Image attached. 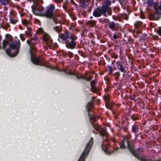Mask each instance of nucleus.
Listing matches in <instances>:
<instances>
[{"label":"nucleus","mask_w":161,"mask_h":161,"mask_svg":"<svg viewBox=\"0 0 161 161\" xmlns=\"http://www.w3.org/2000/svg\"><path fill=\"white\" fill-rule=\"evenodd\" d=\"M109 7L106 5H102L101 8H97L93 13V15L95 17H99L103 14L105 16L110 15L111 13L109 12Z\"/></svg>","instance_id":"obj_1"},{"label":"nucleus","mask_w":161,"mask_h":161,"mask_svg":"<svg viewBox=\"0 0 161 161\" xmlns=\"http://www.w3.org/2000/svg\"><path fill=\"white\" fill-rule=\"evenodd\" d=\"M20 46V41L19 40H16L13 41L9 44V47L10 49L6 50V53L9 56L11 57L15 56L18 53V51H17L15 53H12L11 52L12 49H16L17 50H18Z\"/></svg>","instance_id":"obj_2"},{"label":"nucleus","mask_w":161,"mask_h":161,"mask_svg":"<svg viewBox=\"0 0 161 161\" xmlns=\"http://www.w3.org/2000/svg\"><path fill=\"white\" fill-rule=\"evenodd\" d=\"M93 143V138L91 137L88 143L86 144L85 149L78 161H85V158L88 155L91 148Z\"/></svg>","instance_id":"obj_3"},{"label":"nucleus","mask_w":161,"mask_h":161,"mask_svg":"<svg viewBox=\"0 0 161 161\" xmlns=\"http://www.w3.org/2000/svg\"><path fill=\"white\" fill-rule=\"evenodd\" d=\"M33 4L31 6L32 12L36 15H40L42 14L43 10V7L39 5L37 1H33Z\"/></svg>","instance_id":"obj_4"},{"label":"nucleus","mask_w":161,"mask_h":161,"mask_svg":"<svg viewBox=\"0 0 161 161\" xmlns=\"http://www.w3.org/2000/svg\"><path fill=\"white\" fill-rule=\"evenodd\" d=\"M55 6L53 4H50L46 7V10L44 14V16L48 18H53V12L55 9Z\"/></svg>","instance_id":"obj_5"},{"label":"nucleus","mask_w":161,"mask_h":161,"mask_svg":"<svg viewBox=\"0 0 161 161\" xmlns=\"http://www.w3.org/2000/svg\"><path fill=\"white\" fill-rule=\"evenodd\" d=\"M77 37L76 36L73 34H72L69 37V39H71L70 41L68 40V45H66V47L68 48L71 49H74L76 44L75 41L77 39Z\"/></svg>","instance_id":"obj_6"},{"label":"nucleus","mask_w":161,"mask_h":161,"mask_svg":"<svg viewBox=\"0 0 161 161\" xmlns=\"http://www.w3.org/2000/svg\"><path fill=\"white\" fill-rule=\"evenodd\" d=\"M37 39V36L36 35H35L33 38L27 41V43L29 45L30 47V53L32 54V52L34 51L35 52L36 51V48L34 46L36 42Z\"/></svg>","instance_id":"obj_7"},{"label":"nucleus","mask_w":161,"mask_h":161,"mask_svg":"<svg viewBox=\"0 0 161 161\" xmlns=\"http://www.w3.org/2000/svg\"><path fill=\"white\" fill-rule=\"evenodd\" d=\"M33 52H32L31 55V60L32 62L36 65H41V63L43 62L44 58L41 57H35L33 56Z\"/></svg>","instance_id":"obj_8"},{"label":"nucleus","mask_w":161,"mask_h":161,"mask_svg":"<svg viewBox=\"0 0 161 161\" xmlns=\"http://www.w3.org/2000/svg\"><path fill=\"white\" fill-rule=\"evenodd\" d=\"M43 39L49 47L52 46L53 41L49 35L46 33H43L42 35Z\"/></svg>","instance_id":"obj_9"},{"label":"nucleus","mask_w":161,"mask_h":161,"mask_svg":"<svg viewBox=\"0 0 161 161\" xmlns=\"http://www.w3.org/2000/svg\"><path fill=\"white\" fill-rule=\"evenodd\" d=\"M69 37L68 33L67 31L63 33L59 34L58 40H61L63 41H66Z\"/></svg>","instance_id":"obj_10"},{"label":"nucleus","mask_w":161,"mask_h":161,"mask_svg":"<svg viewBox=\"0 0 161 161\" xmlns=\"http://www.w3.org/2000/svg\"><path fill=\"white\" fill-rule=\"evenodd\" d=\"M105 101V106L107 108L111 109L112 108L113 105L109 103V96L108 95H105L103 97Z\"/></svg>","instance_id":"obj_11"},{"label":"nucleus","mask_w":161,"mask_h":161,"mask_svg":"<svg viewBox=\"0 0 161 161\" xmlns=\"http://www.w3.org/2000/svg\"><path fill=\"white\" fill-rule=\"evenodd\" d=\"M100 135L103 136V139L105 140H108V135L105 128H103L100 131Z\"/></svg>","instance_id":"obj_12"},{"label":"nucleus","mask_w":161,"mask_h":161,"mask_svg":"<svg viewBox=\"0 0 161 161\" xmlns=\"http://www.w3.org/2000/svg\"><path fill=\"white\" fill-rule=\"evenodd\" d=\"M95 80H93L90 82V85L92 91L96 93H97L98 92V90L95 87Z\"/></svg>","instance_id":"obj_13"},{"label":"nucleus","mask_w":161,"mask_h":161,"mask_svg":"<svg viewBox=\"0 0 161 161\" xmlns=\"http://www.w3.org/2000/svg\"><path fill=\"white\" fill-rule=\"evenodd\" d=\"M10 21L11 23L14 24L18 21V19L15 14H11L9 17Z\"/></svg>","instance_id":"obj_14"},{"label":"nucleus","mask_w":161,"mask_h":161,"mask_svg":"<svg viewBox=\"0 0 161 161\" xmlns=\"http://www.w3.org/2000/svg\"><path fill=\"white\" fill-rule=\"evenodd\" d=\"M126 142L127 145V146L128 148H130V146L129 145V142L128 140H127L125 138H124L122 141L121 143L120 144V147L122 148H124L125 147V143Z\"/></svg>","instance_id":"obj_15"},{"label":"nucleus","mask_w":161,"mask_h":161,"mask_svg":"<svg viewBox=\"0 0 161 161\" xmlns=\"http://www.w3.org/2000/svg\"><path fill=\"white\" fill-rule=\"evenodd\" d=\"M109 27L112 30H114L116 28V25L114 21H111L109 24Z\"/></svg>","instance_id":"obj_16"},{"label":"nucleus","mask_w":161,"mask_h":161,"mask_svg":"<svg viewBox=\"0 0 161 161\" xmlns=\"http://www.w3.org/2000/svg\"><path fill=\"white\" fill-rule=\"evenodd\" d=\"M11 2V0H0V4L3 5L8 4Z\"/></svg>","instance_id":"obj_17"},{"label":"nucleus","mask_w":161,"mask_h":161,"mask_svg":"<svg viewBox=\"0 0 161 161\" xmlns=\"http://www.w3.org/2000/svg\"><path fill=\"white\" fill-rule=\"evenodd\" d=\"M116 66L122 72H124L125 68L122 65L119 63L118 62H117L116 63Z\"/></svg>","instance_id":"obj_18"},{"label":"nucleus","mask_w":161,"mask_h":161,"mask_svg":"<svg viewBox=\"0 0 161 161\" xmlns=\"http://www.w3.org/2000/svg\"><path fill=\"white\" fill-rule=\"evenodd\" d=\"M9 44V42L8 40L4 39L3 42V49L5 48L6 46Z\"/></svg>","instance_id":"obj_19"},{"label":"nucleus","mask_w":161,"mask_h":161,"mask_svg":"<svg viewBox=\"0 0 161 161\" xmlns=\"http://www.w3.org/2000/svg\"><path fill=\"white\" fill-rule=\"evenodd\" d=\"M53 30L57 33H59L62 31V28L61 26H55L53 28Z\"/></svg>","instance_id":"obj_20"},{"label":"nucleus","mask_w":161,"mask_h":161,"mask_svg":"<svg viewBox=\"0 0 161 161\" xmlns=\"http://www.w3.org/2000/svg\"><path fill=\"white\" fill-rule=\"evenodd\" d=\"M22 22L23 25L25 26H27L30 23L29 21L25 19L22 20Z\"/></svg>","instance_id":"obj_21"},{"label":"nucleus","mask_w":161,"mask_h":161,"mask_svg":"<svg viewBox=\"0 0 161 161\" xmlns=\"http://www.w3.org/2000/svg\"><path fill=\"white\" fill-rule=\"evenodd\" d=\"M132 130L133 132L136 133L138 131V127L136 125H133Z\"/></svg>","instance_id":"obj_22"},{"label":"nucleus","mask_w":161,"mask_h":161,"mask_svg":"<svg viewBox=\"0 0 161 161\" xmlns=\"http://www.w3.org/2000/svg\"><path fill=\"white\" fill-rule=\"evenodd\" d=\"M107 67L109 73L110 74H112L113 71V70L112 69V67L109 65H107Z\"/></svg>","instance_id":"obj_23"},{"label":"nucleus","mask_w":161,"mask_h":161,"mask_svg":"<svg viewBox=\"0 0 161 161\" xmlns=\"http://www.w3.org/2000/svg\"><path fill=\"white\" fill-rule=\"evenodd\" d=\"M86 76H84L83 77V78H84V79L86 80L90 81L92 79V75H90L88 76V77H87V75L88 74V73H86Z\"/></svg>","instance_id":"obj_24"},{"label":"nucleus","mask_w":161,"mask_h":161,"mask_svg":"<svg viewBox=\"0 0 161 161\" xmlns=\"http://www.w3.org/2000/svg\"><path fill=\"white\" fill-rule=\"evenodd\" d=\"M147 35L146 34H143L140 36V41H144L146 40Z\"/></svg>","instance_id":"obj_25"},{"label":"nucleus","mask_w":161,"mask_h":161,"mask_svg":"<svg viewBox=\"0 0 161 161\" xmlns=\"http://www.w3.org/2000/svg\"><path fill=\"white\" fill-rule=\"evenodd\" d=\"M87 108L88 109V111H89V109L92 108L93 107V103L92 102H89L87 106Z\"/></svg>","instance_id":"obj_26"},{"label":"nucleus","mask_w":161,"mask_h":161,"mask_svg":"<svg viewBox=\"0 0 161 161\" xmlns=\"http://www.w3.org/2000/svg\"><path fill=\"white\" fill-rule=\"evenodd\" d=\"M89 24H90L92 27L95 26L96 24V21L95 20H91L88 22Z\"/></svg>","instance_id":"obj_27"},{"label":"nucleus","mask_w":161,"mask_h":161,"mask_svg":"<svg viewBox=\"0 0 161 161\" xmlns=\"http://www.w3.org/2000/svg\"><path fill=\"white\" fill-rule=\"evenodd\" d=\"M37 33H42V35H43V33H45L44 32L43 29L41 28H39L37 31Z\"/></svg>","instance_id":"obj_28"},{"label":"nucleus","mask_w":161,"mask_h":161,"mask_svg":"<svg viewBox=\"0 0 161 161\" xmlns=\"http://www.w3.org/2000/svg\"><path fill=\"white\" fill-rule=\"evenodd\" d=\"M59 18L60 17L57 16V18H55V19L53 18V20L56 23H59L60 22V21L59 20Z\"/></svg>","instance_id":"obj_29"},{"label":"nucleus","mask_w":161,"mask_h":161,"mask_svg":"<svg viewBox=\"0 0 161 161\" xmlns=\"http://www.w3.org/2000/svg\"><path fill=\"white\" fill-rule=\"evenodd\" d=\"M142 24V23L141 22H136L135 24V26L136 28H138L140 27Z\"/></svg>","instance_id":"obj_30"},{"label":"nucleus","mask_w":161,"mask_h":161,"mask_svg":"<svg viewBox=\"0 0 161 161\" xmlns=\"http://www.w3.org/2000/svg\"><path fill=\"white\" fill-rule=\"evenodd\" d=\"M105 3L107 5H109L111 4V2L110 0H106Z\"/></svg>","instance_id":"obj_31"},{"label":"nucleus","mask_w":161,"mask_h":161,"mask_svg":"<svg viewBox=\"0 0 161 161\" xmlns=\"http://www.w3.org/2000/svg\"><path fill=\"white\" fill-rule=\"evenodd\" d=\"M158 34L161 36V27H160L158 31Z\"/></svg>","instance_id":"obj_32"},{"label":"nucleus","mask_w":161,"mask_h":161,"mask_svg":"<svg viewBox=\"0 0 161 161\" xmlns=\"http://www.w3.org/2000/svg\"><path fill=\"white\" fill-rule=\"evenodd\" d=\"M67 55H68V56L69 57H72L73 56V54L70 52H69L68 53H67Z\"/></svg>","instance_id":"obj_33"},{"label":"nucleus","mask_w":161,"mask_h":161,"mask_svg":"<svg viewBox=\"0 0 161 161\" xmlns=\"http://www.w3.org/2000/svg\"><path fill=\"white\" fill-rule=\"evenodd\" d=\"M105 151L107 152H109L110 151V148H108V147H106Z\"/></svg>","instance_id":"obj_34"},{"label":"nucleus","mask_w":161,"mask_h":161,"mask_svg":"<svg viewBox=\"0 0 161 161\" xmlns=\"http://www.w3.org/2000/svg\"><path fill=\"white\" fill-rule=\"evenodd\" d=\"M140 14H141V18L142 19H144V15L143 14V12H142L141 11Z\"/></svg>","instance_id":"obj_35"},{"label":"nucleus","mask_w":161,"mask_h":161,"mask_svg":"<svg viewBox=\"0 0 161 161\" xmlns=\"http://www.w3.org/2000/svg\"><path fill=\"white\" fill-rule=\"evenodd\" d=\"M63 0H55V2L57 3H59L61 2Z\"/></svg>","instance_id":"obj_36"},{"label":"nucleus","mask_w":161,"mask_h":161,"mask_svg":"<svg viewBox=\"0 0 161 161\" xmlns=\"http://www.w3.org/2000/svg\"><path fill=\"white\" fill-rule=\"evenodd\" d=\"M27 35L30 36H31L32 35V33L31 31H28V32L27 33Z\"/></svg>","instance_id":"obj_37"},{"label":"nucleus","mask_w":161,"mask_h":161,"mask_svg":"<svg viewBox=\"0 0 161 161\" xmlns=\"http://www.w3.org/2000/svg\"><path fill=\"white\" fill-rule=\"evenodd\" d=\"M113 38L115 39H116L118 38V36L115 34H114L113 35Z\"/></svg>","instance_id":"obj_38"},{"label":"nucleus","mask_w":161,"mask_h":161,"mask_svg":"<svg viewBox=\"0 0 161 161\" xmlns=\"http://www.w3.org/2000/svg\"><path fill=\"white\" fill-rule=\"evenodd\" d=\"M129 97L130 99L132 100H135V99L134 97L133 96H130Z\"/></svg>","instance_id":"obj_39"},{"label":"nucleus","mask_w":161,"mask_h":161,"mask_svg":"<svg viewBox=\"0 0 161 161\" xmlns=\"http://www.w3.org/2000/svg\"><path fill=\"white\" fill-rule=\"evenodd\" d=\"M137 150L138 152H142V148H138Z\"/></svg>","instance_id":"obj_40"},{"label":"nucleus","mask_w":161,"mask_h":161,"mask_svg":"<svg viewBox=\"0 0 161 161\" xmlns=\"http://www.w3.org/2000/svg\"><path fill=\"white\" fill-rule=\"evenodd\" d=\"M27 29L28 31H31V28L30 27H27Z\"/></svg>","instance_id":"obj_41"},{"label":"nucleus","mask_w":161,"mask_h":161,"mask_svg":"<svg viewBox=\"0 0 161 161\" xmlns=\"http://www.w3.org/2000/svg\"><path fill=\"white\" fill-rule=\"evenodd\" d=\"M128 16L127 15H126V17L125 18V19L127 20L128 19Z\"/></svg>","instance_id":"obj_42"},{"label":"nucleus","mask_w":161,"mask_h":161,"mask_svg":"<svg viewBox=\"0 0 161 161\" xmlns=\"http://www.w3.org/2000/svg\"><path fill=\"white\" fill-rule=\"evenodd\" d=\"M159 8L160 10H161V5H159Z\"/></svg>","instance_id":"obj_43"},{"label":"nucleus","mask_w":161,"mask_h":161,"mask_svg":"<svg viewBox=\"0 0 161 161\" xmlns=\"http://www.w3.org/2000/svg\"><path fill=\"white\" fill-rule=\"evenodd\" d=\"M71 3H73V2H74V1H73V0H71Z\"/></svg>","instance_id":"obj_44"},{"label":"nucleus","mask_w":161,"mask_h":161,"mask_svg":"<svg viewBox=\"0 0 161 161\" xmlns=\"http://www.w3.org/2000/svg\"><path fill=\"white\" fill-rule=\"evenodd\" d=\"M136 119H136V118H134V119H133L134 120H136Z\"/></svg>","instance_id":"obj_45"},{"label":"nucleus","mask_w":161,"mask_h":161,"mask_svg":"<svg viewBox=\"0 0 161 161\" xmlns=\"http://www.w3.org/2000/svg\"><path fill=\"white\" fill-rule=\"evenodd\" d=\"M24 40H25V39H22V41H24Z\"/></svg>","instance_id":"obj_46"},{"label":"nucleus","mask_w":161,"mask_h":161,"mask_svg":"<svg viewBox=\"0 0 161 161\" xmlns=\"http://www.w3.org/2000/svg\"><path fill=\"white\" fill-rule=\"evenodd\" d=\"M96 129V130H98V129H97H97Z\"/></svg>","instance_id":"obj_47"},{"label":"nucleus","mask_w":161,"mask_h":161,"mask_svg":"<svg viewBox=\"0 0 161 161\" xmlns=\"http://www.w3.org/2000/svg\"><path fill=\"white\" fill-rule=\"evenodd\" d=\"M113 141L114 142L115 141L114 140H113Z\"/></svg>","instance_id":"obj_48"},{"label":"nucleus","mask_w":161,"mask_h":161,"mask_svg":"<svg viewBox=\"0 0 161 161\" xmlns=\"http://www.w3.org/2000/svg\"><path fill=\"white\" fill-rule=\"evenodd\" d=\"M102 147L103 149V146H102Z\"/></svg>","instance_id":"obj_49"},{"label":"nucleus","mask_w":161,"mask_h":161,"mask_svg":"<svg viewBox=\"0 0 161 161\" xmlns=\"http://www.w3.org/2000/svg\"><path fill=\"white\" fill-rule=\"evenodd\" d=\"M18 7H19V6H18V7H17V8H18Z\"/></svg>","instance_id":"obj_50"},{"label":"nucleus","mask_w":161,"mask_h":161,"mask_svg":"<svg viewBox=\"0 0 161 161\" xmlns=\"http://www.w3.org/2000/svg\"><path fill=\"white\" fill-rule=\"evenodd\" d=\"M18 7H19V6H18V7H17V8H18Z\"/></svg>","instance_id":"obj_51"}]
</instances>
